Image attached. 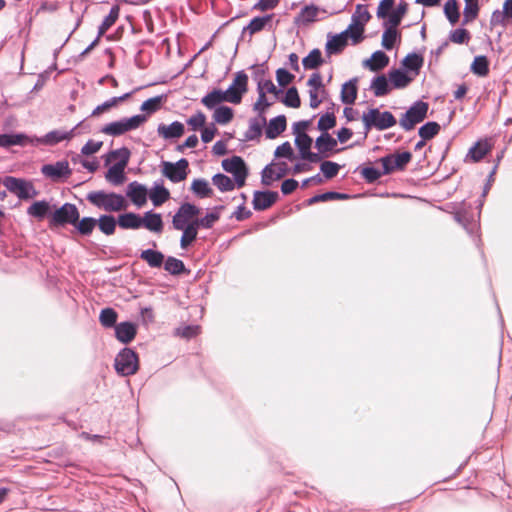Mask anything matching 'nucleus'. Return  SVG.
Segmentation results:
<instances>
[{
    "label": "nucleus",
    "mask_w": 512,
    "mask_h": 512,
    "mask_svg": "<svg viewBox=\"0 0 512 512\" xmlns=\"http://www.w3.org/2000/svg\"><path fill=\"white\" fill-rule=\"evenodd\" d=\"M89 203L106 212H118L126 209L127 203L121 194L107 193L103 190L89 192L86 196Z\"/></svg>",
    "instance_id": "obj_1"
},
{
    "label": "nucleus",
    "mask_w": 512,
    "mask_h": 512,
    "mask_svg": "<svg viewBox=\"0 0 512 512\" xmlns=\"http://www.w3.org/2000/svg\"><path fill=\"white\" fill-rule=\"evenodd\" d=\"M362 122L365 127V134L371 129L379 131L386 130L396 125L397 120L390 111L381 112L378 108H371L362 115Z\"/></svg>",
    "instance_id": "obj_2"
},
{
    "label": "nucleus",
    "mask_w": 512,
    "mask_h": 512,
    "mask_svg": "<svg viewBox=\"0 0 512 512\" xmlns=\"http://www.w3.org/2000/svg\"><path fill=\"white\" fill-rule=\"evenodd\" d=\"M114 368L120 376L127 377L134 375L139 369L137 353L128 347L121 349L114 359Z\"/></svg>",
    "instance_id": "obj_3"
},
{
    "label": "nucleus",
    "mask_w": 512,
    "mask_h": 512,
    "mask_svg": "<svg viewBox=\"0 0 512 512\" xmlns=\"http://www.w3.org/2000/svg\"><path fill=\"white\" fill-rule=\"evenodd\" d=\"M146 120V115L136 114L129 118H123L118 121L108 123L104 125L100 131L106 135L117 137L128 131L139 128Z\"/></svg>",
    "instance_id": "obj_4"
},
{
    "label": "nucleus",
    "mask_w": 512,
    "mask_h": 512,
    "mask_svg": "<svg viewBox=\"0 0 512 512\" xmlns=\"http://www.w3.org/2000/svg\"><path fill=\"white\" fill-rule=\"evenodd\" d=\"M79 210L73 203L66 202L59 208H56L49 218V227H64L66 225L74 226L79 217Z\"/></svg>",
    "instance_id": "obj_5"
},
{
    "label": "nucleus",
    "mask_w": 512,
    "mask_h": 512,
    "mask_svg": "<svg viewBox=\"0 0 512 512\" xmlns=\"http://www.w3.org/2000/svg\"><path fill=\"white\" fill-rule=\"evenodd\" d=\"M429 105L422 100L415 101L407 111L402 114L399 120V125L405 130H412L417 124L424 121L427 117Z\"/></svg>",
    "instance_id": "obj_6"
},
{
    "label": "nucleus",
    "mask_w": 512,
    "mask_h": 512,
    "mask_svg": "<svg viewBox=\"0 0 512 512\" xmlns=\"http://www.w3.org/2000/svg\"><path fill=\"white\" fill-rule=\"evenodd\" d=\"M3 185L9 192L15 194L21 200L31 199L38 195V191L33 183L24 178L5 176L3 178Z\"/></svg>",
    "instance_id": "obj_7"
},
{
    "label": "nucleus",
    "mask_w": 512,
    "mask_h": 512,
    "mask_svg": "<svg viewBox=\"0 0 512 512\" xmlns=\"http://www.w3.org/2000/svg\"><path fill=\"white\" fill-rule=\"evenodd\" d=\"M222 168L233 175L237 188L245 185L246 178L249 174L248 167L240 156H232L222 161Z\"/></svg>",
    "instance_id": "obj_8"
},
{
    "label": "nucleus",
    "mask_w": 512,
    "mask_h": 512,
    "mask_svg": "<svg viewBox=\"0 0 512 512\" xmlns=\"http://www.w3.org/2000/svg\"><path fill=\"white\" fill-rule=\"evenodd\" d=\"M161 172L164 177L173 183H179L186 179L189 172V162L181 158L177 162L162 161Z\"/></svg>",
    "instance_id": "obj_9"
},
{
    "label": "nucleus",
    "mask_w": 512,
    "mask_h": 512,
    "mask_svg": "<svg viewBox=\"0 0 512 512\" xmlns=\"http://www.w3.org/2000/svg\"><path fill=\"white\" fill-rule=\"evenodd\" d=\"M412 159V154L409 151L400 153L387 154L379 159L382 164L383 173L389 175L395 170L402 171L406 168Z\"/></svg>",
    "instance_id": "obj_10"
},
{
    "label": "nucleus",
    "mask_w": 512,
    "mask_h": 512,
    "mask_svg": "<svg viewBox=\"0 0 512 512\" xmlns=\"http://www.w3.org/2000/svg\"><path fill=\"white\" fill-rule=\"evenodd\" d=\"M247 86V74L243 70L236 72L233 82L223 91L228 98V102L239 104L242 101L243 95L247 92Z\"/></svg>",
    "instance_id": "obj_11"
},
{
    "label": "nucleus",
    "mask_w": 512,
    "mask_h": 512,
    "mask_svg": "<svg viewBox=\"0 0 512 512\" xmlns=\"http://www.w3.org/2000/svg\"><path fill=\"white\" fill-rule=\"evenodd\" d=\"M313 139L306 133L301 132L295 135V145L299 151L300 158L310 163H318L322 160L319 153L311 151Z\"/></svg>",
    "instance_id": "obj_12"
},
{
    "label": "nucleus",
    "mask_w": 512,
    "mask_h": 512,
    "mask_svg": "<svg viewBox=\"0 0 512 512\" xmlns=\"http://www.w3.org/2000/svg\"><path fill=\"white\" fill-rule=\"evenodd\" d=\"M200 213V208L193 203L184 202L180 205L177 212L172 217L173 228H181L188 225L192 218Z\"/></svg>",
    "instance_id": "obj_13"
},
{
    "label": "nucleus",
    "mask_w": 512,
    "mask_h": 512,
    "mask_svg": "<svg viewBox=\"0 0 512 512\" xmlns=\"http://www.w3.org/2000/svg\"><path fill=\"white\" fill-rule=\"evenodd\" d=\"M41 173L56 182L67 179L72 174V169L67 160H61L53 164L43 165L41 167Z\"/></svg>",
    "instance_id": "obj_14"
},
{
    "label": "nucleus",
    "mask_w": 512,
    "mask_h": 512,
    "mask_svg": "<svg viewBox=\"0 0 512 512\" xmlns=\"http://www.w3.org/2000/svg\"><path fill=\"white\" fill-rule=\"evenodd\" d=\"M74 129H72L69 132L61 131V130H52L45 134L44 136L37 137L34 136L30 139V144L33 146L38 145H47V146H54L64 140H69L72 136V132Z\"/></svg>",
    "instance_id": "obj_15"
},
{
    "label": "nucleus",
    "mask_w": 512,
    "mask_h": 512,
    "mask_svg": "<svg viewBox=\"0 0 512 512\" xmlns=\"http://www.w3.org/2000/svg\"><path fill=\"white\" fill-rule=\"evenodd\" d=\"M279 198V194L276 191L270 190H257L254 192L252 205L256 211H264L270 208Z\"/></svg>",
    "instance_id": "obj_16"
},
{
    "label": "nucleus",
    "mask_w": 512,
    "mask_h": 512,
    "mask_svg": "<svg viewBox=\"0 0 512 512\" xmlns=\"http://www.w3.org/2000/svg\"><path fill=\"white\" fill-rule=\"evenodd\" d=\"M274 14H267L264 16H256L250 20L247 26L242 30V33L249 32L250 35L256 34L264 29L269 31L274 30L275 26L271 23Z\"/></svg>",
    "instance_id": "obj_17"
},
{
    "label": "nucleus",
    "mask_w": 512,
    "mask_h": 512,
    "mask_svg": "<svg viewBox=\"0 0 512 512\" xmlns=\"http://www.w3.org/2000/svg\"><path fill=\"white\" fill-rule=\"evenodd\" d=\"M148 195L155 207H159L170 199V191L164 186L163 179H158L148 190Z\"/></svg>",
    "instance_id": "obj_18"
},
{
    "label": "nucleus",
    "mask_w": 512,
    "mask_h": 512,
    "mask_svg": "<svg viewBox=\"0 0 512 512\" xmlns=\"http://www.w3.org/2000/svg\"><path fill=\"white\" fill-rule=\"evenodd\" d=\"M127 197L138 207L147 202L148 189L137 181L130 182L126 190Z\"/></svg>",
    "instance_id": "obj_19"
},
{
    "label": "nucleus",
    "mask_w": 512,
    "mask_h": 512,
    "mask_svg": "<svg viewBox=\"0 0 512 512\" xmlns=\"http://www.w3.org/2000/svg\"><path fill=\"white\" fill-rule=\"evenodd\" d=\"M115 337L123 344L130 343L136 336L137 327L133 322H120L115 326Z\"/></svg>",
    "instance_id": "obj_20"
},
{
    "label": "nucleus",
    "mask_w": 512,
    "mask_h": 512,
    "mask_svg": "<svg viewBox=\"0 0 512 512\" xmlns=\"http://www.w3.org/2000/svg\"><path fill=\"white\" fill-rule=\"evenodd\" d=\"M142 227L147 230L160 234L164 229V222L160 213L149 210L142 216Z\"/></svg>",
    "instance_id": "obj_21"
},
{
    "label": "nucleus",
    "mask_w": 512,
    "mask_h": 512,
    "mask_svg": "<svg viewBox=\"0 0 512 512\" xmlns=\"http://www.w3.org/2000/svg\"><path fill=\"white\" fill-rule=\"evenodd\" d=\"M265 136L268 139H275L281 135L287 128V120L285 115H278L269 120L265 125Z\"/></svg>",
    "instance_id": "obj_22"
},
{
    "label": "nucleus",
    "mask_w": 512,
    "mask_h": 512,
    "mask_svg": "<svg viewBox=\"0 0 512 512\" xmlns=\"http://www.w3.org/2000/svg\"><path fill=\"white\" fill-rule=\"evenodd\" d=\"M184 132V124L179 121H174L170 125L161 123L157 127V133L167 140L180 138Z\"/></svg>",
    "instance_id": "obj_23"
},
{
    "label": "nucleus",
    "mask_w": 512,
    "mask_h": 512,
    "mask_svg": "<svg viewBox=\"0 0 512 512\" xmlns=\"http://www.w3.org/2000/svg\"><path fill=\"white\" fill-rule=\"evenodd\" d=\"M327 38L328 39L325 45V51L328 55L340 54L348 45V40L341 33H329Z\"/></svg>",
    "instance_id": "obj_24"
},
{
    "label": "nucleus",
    "mask_w": 512,
    "mask_h": 512,
    "mask_svg": "<svg viewBox=\"0 0 512 512\" xmlns=\"http://www.w3.org/2000/svg\"><path fill=\"white\" fill-rule=\"evenodd\" d=\"M388 64L389 57L382 50L373 52L369 59H365L363 61V66L373 72H378L384 69Z\"/></svg>",
    "instance_id": "obj_25"
},
{
    "label": "nucleus",
    "mask_w": 512,
    "mask_h": 512,
    "mask_svg": "<svg viewBox=\"0 0 512 512\" xmlns=\"http://www.w3.org/2000/svg\"><path fill=\"white\" fill-rule=\"evenodd\" d=\"M388 75L390 84L394 89L406 88L413 81V77L409 76L405 70L400 68L390 70Z\"/></svg>",
    "instance_id": "obj_26"
},
{
    "label": "nucleus",
    "mask_w": 512,
    "mask_h": 512,
    "mask_svg": "<svg viewBox=\"0 0 512 512\" xmlns=\"http://www.w3.org/2000/svg\"><path fill=\"white\" fill-rule=\"evenodd\" d=\"M125 160L118 161L111 166L105 174L106 180L114 186H119L124 183L125 177Z\"/></svg>",
    "instance_id": "obj_27"
},
{
    "label": "nucleus",
    "mask_w": 512,
    "mask_h": 512,
    "mask_svg": "<svg viewBox=\"0 0 512 512\" xmlns=\"http://www.w3.org/2000/svg\"><path fill=\"white\" fill-rule=\"evenodd\" d=\"M267 124L265 116L253 117L249 120V127L244 133V141H253L259 139L263 127Z\"/></svg>",
    "instance_id": "obj_28"
},
{
    "label": "nucleus",
    "mask_w": 512,
    "mask_h": 512,
    "mask_svg": "<svg viewBox=\"0 0 512 512\" xmlns=\"http://www.w3.org/2000/svg\"><path fill=\"white\" fill-rule=\"evenodd\" d=\"M31 138L32 137H29L24 133L0 134V147L8 148L15 145L25 146L30 144Z\"/></svg>",
    "instance_id": "obj_29"
},
{
    "label": "nucleus",
    "mask_w": 512,
    "mask_h": 512,
    "mask_svg": "<svg viewBox=\"0 0 512 512\" xmlns=\"http://www.w3.org/2000/svg\"><path fill=\"white\" fill-rule=\"evenodd\" d=\"M370 89L376 97H383L390 93L392 86L385 74L376 75L372 78Z\"/></svg>",
    "instance_id": "obj_30"
},
{
    "label": "nucleus",
    "mask_w": 512,
    "mask_h": 512,
    "mask_svg": "<svg viewBox=\"0 0 512 512\" xmlns=\"http://www.w3.org/2000/svg\"><path fill=\"white\" fill-rule=\"evenodd\" d=\"M118 225L122 229H140L142 228V216L134 212L120 214L118 216Z\"/></svg>",
    "instance_id": "obj_31"
},
{
    "label": "nucleus",
    "mask_w": 512,
    "mask_h": 512,
    "mask_svg": "<svg viewBox=\"0 0 512 512\" xmlns=\"http://www.w3.org/2000/svg\"><path fill=\"white\" fill-rule=\"evenodd\" d=\"M407 9L408 4L403 0L400 1L392 12H388V16L386 17L383 25L391 26V28H397L400 25L404 15L407 13Z\"/></svg>",
    "instance_id": "obj_32"
},
{
    "label": "nucleus",
    "mask_w": 512,
    "mask_h": 512,
    "mask_svg": "<svg viewBox=\"0 0 512 512\" xmlns=\"http://www.w3.org/2000/svg\"><path fill=\"white\" fill-rule=\"evenodd\" d=\"M337 146V140L333 138L329 133H321L316 138L315 147L322 157L326 156L327 153L334 151Z\"/></svg>",
    "instance_id": "obj_33"
},
{
    "label": "nucleus",
    "mask_w": 512,
    "mask_h": 512,
    "mask_svg": "<svg viewBox=\"0 0 512 512\" xmlns=\"http://www.w3.org/2000/svg\"><path fill=\"white\" fill-rule=\"evenodd\" d=\"M424 63V58L421 54L418 53H409L402 60V65L404 70L408 72H413L414 75H418L420 69L422 68Z\"/></svg>",
    "instance_id": "obj_34"
},
{
    "label": "nucleus",
    "mask_w": 512,
    "mask_h": 512,
    "mask_svg": "<svg viewBox=\"0 0 512 512\" xmlns=\"http://www.w3.org/2000/svg\"><path fill=\"white\" fill-rule=\"evenodd\" d=\"M140 258L151 268H160L164 263L165 255L161 251L148 248L141 251Z\"/></svg>",
    "instance_id": "obj_35"
},
{
    "label": "nucleus",
    "mask_w": 512,
    "mask_h": 512,
    "mask_svg": "<svg viewBox=\"0 0 512 512\" xmlns=\"http://www.w3.org/2000/svg\"><path fill=\"white\" fill-rule=\"evenodd\" d=\"M27 214L42 220L48 215L51 216V206L46 200L35 201L28 207Z\"/></svg>",
    "instance_id": "obj_36"
},
{
    "label": "nucleus",
    "mask_w": 512,
    "mask_h": 512,
    "mask_svg": "<svg viewBox=\"0 0 512 512\" xmlns=\"http://www.w3.org/2000/svg\"><path fill=\"white\" fill-rule=\"evenodd\" d=\"M222 102H228V98L220 89H213L201 99V103L208 109H215Z\"/></svg>",
    "instance_id": "obj_37"
},
{
    "label": "nucleus",
    "mask_w": 512,
    "mask_h": 512,
    "mask_svg": "<svg viewBox=\"0 0 512 512\" xmlns=\"http://www.w3.org/2000/svg\"><path fill=\"white\" fill-rule=\"evenodd\" d=\"M490 150L491 145L487 140H479L469 149L466 158L479 162Z\"/></svg>",
    "instance_id": "obj_38"
},
{
    "label": "nucleus",
    "mask_w": 512,
    "mask_h": 512,
    "mask_svg": "<svg viewBox=\"0 0 512 512\" xmlns=\"http://www.w3.org/2000/svg\"><path fill=\"white\" fill-rule=\"evenodd\" d=\"M357 79L353 78L345 82L341 89V101L344 104L351 105L357 98Z\"/></svg>",
    "instance_id": "obj_39"
},
{
    "label": "nucleus",
    "mask_w": 512,
    "mask_h": 512,
    "mask_svg": "<svg viewBox=\"0 0 512 512\" xmlns=\"http://www.w3.org/2000/svg\"><path fill=\"white\" fill-rule=\"evenodd\" d=\"M117 225L118 218L115 219V217L111 214H103L99 217V219H97V226L99 227V230L107 236L115 233Z\"/></svg>",
    "instance_id": "obj_40"
},
{
    "label": "nucleus",
    "mask_w": 512,
    "mask_h": 512,
    "mask_svg": "<svg viewBox=\"0 0 512 512\" xmlns=\"http://www.w3.org/2000/svg\"><path fill=\"white\" fill-rule=\"evenodd\" d=\"M96 226L97 219L89 216L83 217L81 219L79 216L78 220L74 224V228L82 236L91 235Z\"/></svg>",
    "instance_id": "obj_41"
},
{
    "label": "nucleus",
    "mask_w": 512,
    "mask_h": 512,
    "mask_svg": "<svg viewBox=\"0 0 512 512\" xmlns=\"http://www.w3.org/2000/svg\"><path fill=\"white\" fill-rule=\"evenodd\" d=\"M119 14V5H113L109 11V14L104 18V20L98 27V38H101V36L104 35L105 32L115 24V22L119 18Z\"/></svg>",
    "instance_id": "obj_42"
},
{
    "label": "nucleus",
    "mask_w": 512,
    "mask_h": 512,
    "mask_svg": "<svg viewBox=\"0 0 512 512\" xmlns=\"http://www.w3.org/2000/svg\"><path fill=\"white\" fill-rule=\"evenodd\" d=\"M163 264L164 269L174 276L189 272L186 269L184 262L173 256H168L167 258H165Z\"/></svg>",
    "instance_id": "obj_43"
},
{
    "label": "nucleus",
    "mask_w": 512,
    "mask_h": 512,
    "mask_svg": "<svg viewBox=\"0 0 512 512\" xmlns=\"http://www.w3.org/2000/svg\"><path fill=\"white\" fill-rule=\"evenodd\" d=\"M350 198V195L346 193H340L335 191H327L325 193L317 194L312 197H310L307 200V205H313L318 202H326L330 200H346Z\"/></svg>",
    "instance_id": "obj_44"
},
{
    "label": "nucleus",
    "mask_w": 512,
    "mask_h": 512,
    "mask_svg": "<svg viewBox=\"0 0 512 512\" xmlns=\"http://www.w3.org/2000/svg\"><path fill=\"white\" fill-rule=\"evenodd\" d=\"M192 192L199 198H207L212 196L213 190L209 186V183L206 179L197 178L192 181L191 184Z\"/></svg>",
    "instance_id": "obj_45"
},
{
    "label": "nucleus",
    "mask_w": 512,
    "mask_h": 512,
    "mask_svg": "<svg viewBox=\"0 0 512 512\" xmlns=\"http://www.w3.org/2000/svg\"><path fill=\"white\" fill-rule=\"evenodd\" d=\"M371 14L367 10V6L364 4H357L355 11L352 14L351 21L359 25L360 30H364L367 22L371 19Z\"/></svg>",
    "instance_id": "obj_46"
},
{
    "label": "nucleus",
    "mask_w": 512,
    "mask_h": 512,
    "mask_svg": "<svg viewBox=\"0 0 512 512\" xmlns=\"http://www.w3.org/2000/svg\"><path fill=\"white\" fill-rule=\"evenodd\" d=\"M133 92L125 93L118 97H112L108 99L107 101L103 102L101 105H98L94 108V110L91 113L92 117L99 116L101 113L109 110L110 108L116 106L118 103L123 102L127 100Z\"/></svg>",
    "instance_id": "obj_47"
},
{
    "label": "nucleus",
    "mask_w": 512,
    "mask_h": 512,
    "mask_svg": "<svg viewBox=\"0 0 512 512\" xmlns=\"http://www.w3.org/2000/svg\"><path fill=\"white\" fill-rule=\"evenodd\" d=\"M322 53L320 49H312L307 56L302 59V65L305 69H317L323 64Z\"/></svg>",
    "instance_id": "obj_48"
},
{
    "label": "nucleus",
    "mask_w": 512,
    "mask_h": 512,
    "mask_svg": "<svg viewBox=\"0 0 512 512\" xmlns=\"http://www.w3.org/2000/svg\"><path fill=\"white\" fill-rule=\"evenodd\" d=\"M212 183L215 185L219 191L228 192L234 190L236 186L235 180H232L230 177L223 173H217L212 177Z\"/></svg>",
    "instance_id": "obj_49"
},
{
    "label": "nucleus",
    "mask_w": 512,
    "mask_h": 512,
    "mask_svg": "<svg viewBox=\"0 0 512 512\" xmlns=\"http://www.w3.org/2000/svg\"><path fill=\"white\" fill-rule=\"evenodd\" d=\"M472 73L479 77H485L489 73V61L486 56L478 55L474 58L471 67Z\"/></svg>",
    "instance_id": "obj_50"
},
{
    "label": "nucleus",
    "mask_w": 512,
    "mask_h": 512,
    "mask_svg": "<svg viewBox=\"0 0 512 512\" xmlns=\"http://www.w3.org/2000/svg\"><path fill=\"white\" fill-rule=\"evenodd\" d=\"M234 117V111L231 107L220 105L215 108L213 118L218 124L225 125L229 123Z\"/></svg>",
    "instance_id": "obj_51"
},
{
    "label": "nucleus",
    "mask_w": 512,
    "mask_h": 512,
    "mask_svg": "<svg viewBox=\"0 0 512 512\" xmlns=\"http://www.w3.org/2000/svg\"><path fill=\"white\" fill-rule=\"evenodd\" d=\"M318 7L314 4L304 6L298 16L295 18L296 22H302L303 24L312 23L316 20L318 14Z\"/></svg>",
    "instance_id": "obj_52"
},
{
    "label": "nucleus",
    "mask_w": 512,
    "mask_h": 512,
    "mask_svg": "<svg viewBox=\"0 0 512 512\" xmlns=\"http://www.w3.org/2000/svg\"><path fill=\"white\" fill-rule=\"evenodd\" d=\"M166 97L167 95L162 94L149 98L141 104L140 110L146 112L147 114H153L161 108L163 101L166 100Z\"/></svg>",
    "instance_id": "obj_53"
},
{
    "label": "nucleus",
    "mask_w": 512,
    "mask_h": 512,
    "mask_svg": "<svg viewBox=\"0 0 512 512\" xmlns=\"http://www.w3.org/2000/svg\"><path fill=\"white\" fill-rule=\"evenodd\" d=\"M117 318V312L110 307L102 309L99 315V321L101 325L106 328H115V326L117 325Z\"/></svg>",
    "instance_id": "obj_54"
},
{
    "label": "nucleus",
    "mask_w": 512,
    "mask_h": 512,
    "mask_svg": "<svg viewBox=\"0 0 512 512\" xmlns=\"http://www.w3.org/2000/svg\"><path fill=\"white\" fill-rule=\"evenodd\" d=\"M385 30L382 35L381 45L386 50H392L395 46L396 40L399 37L397 28L391 26H384Z\"/></svg>",
    "instance_id": "obj_55"
},
{
    "label": "nucleus",
    "mask_w": 512,
    "mask_h": 512,
    "mask_svg": "<svg viewBox=\"0 0 512 512\" xmlns=\"http://www.w3.org/2000/svg\"><path fill=\"white\" fill-rule=\"evenodd\" d=\"M440 129L441 127L439 123L435 121H429L419 128L418 134L423 140H430L439 133Z\"/></svg>",
    "instance_id": "obj_56"
},
{
    "label": "nucleus",
    "mask_w": 512,
    "mask_h": 512,
    "mask_svg": "<svg viewBox=\"0 0 512 512\" xmlns=\"http://www.w3.org/2000/svg\"><path fill=\"white\" fill-rule=\"evenodd\" d=\"M280 101L290 108H299L301 105V99L298 90L295 86L289 87Z\"/></svg>",
    "instance_id": "obj_57"
},
{
    "label": "nucleus",
    "mask_w": 512,
    "mask_h": 512,
    "mask_svg": "<svg viewBox=\"0 0 512 512\" xmlns=\"http://www.w3.org/2000/svg\"><path fill=\"white\" fill-rule=\"evenodd\" d=\"M174 229L182 231V236L180 238V247L182 249H187L197 239L198 233L187 225Z\"/></svg>",
    "instance_id": "obj_58"
},
{
    "label": "nucleus",
    "mask_w": 512,
    "mask_h": 512,
    "mask_svg": "<svg viewBox=\"0 0 512 512\" xmlns=\"http://www.w3.org/2000/svg\"><path fill=\"white\" fill-rule=\"evenodd\" d=\"M444 14L448 21L454 25L460 18V12L457 0H447L444 5Z\"/></svg>",
    "instance_id": "obj_59"
},
{
    "label": "nucleus",
    "mask_w": 512,
    "mask_h": 512,
    "mask_svg": "<svg viewBox=\"0 0 512 512\" xmlns=\"http://www.w3.org/2000/svg\"><path fill=\"white\" fill-rule=\"evenodd\" d=\"M348 40L351 39L354 45L360 43L363 39L364 30L359 29V25L351 21V24L342 32H340Z\"/></svg>",
    "instance_id": "obj_60"
},
{
    "label": "nucleus",
    "mask_w": 512,
    "mask_h": 512,
    "mask_svg": "<svg viewBox=\"0 0 512 512\" xmlns=\"http://www.w3.org/2000/svg\"><path fill=\"white\" fill-rule=\"evenodd\" d=\"M258 99L253 105V110L257 112L256 117L265 116L266 110L273 104V102L268 101L265 96V91H262L261 88L257 89Z\"/></svg>",
    "instance_id": "obj_61"
},
{
    "label": "nucleus",
    "mask_w": 512,
    "mask_h": 512,
    "mask_svg": "<svg viewBox=\"0 0 512 512\" xmlns=\"http://www.w3.org/2000/svg\"><path fill=\"white\" fill-rule=\"evenodd\" d=\"M336 126V117L334 112H326L323 114L317 124V129L322 133H328V131Z\"/></svg>",
    "instance_id": "obj_62"
},
{
    "label": "nucleus",
    "mask_w": 512,
    "mask_h": 512,
    "mask_svg": "<svg viewBox=\"0 0 512 512\" xmlns=\"http://www.w3.org/2000/svg\"><path fill=\"white\" fill-rule=\"evenodd\" d=\"M479 13V5L478 2H465V7L463 11V21L462 25H466L467 23L475 20Z\"/></svg>",
    "instance_id": "obj_63"
},
{
    "label": "nucleus",
    "mask_w": 512,
    "mask_h": 512,
    "mask_svg": "<svg viewBox=\"0 0 512 512\" xmlns=\"http://www.w3.org/2000/svg\"><path fill=\"white\" fill-rule=\"evenodd\" d=\"M341 166L333 161H323L320 165V171L326 179H332L337 176Z\"/></svg>",
    "instance_id": "obj_64"
}]
</instances>
